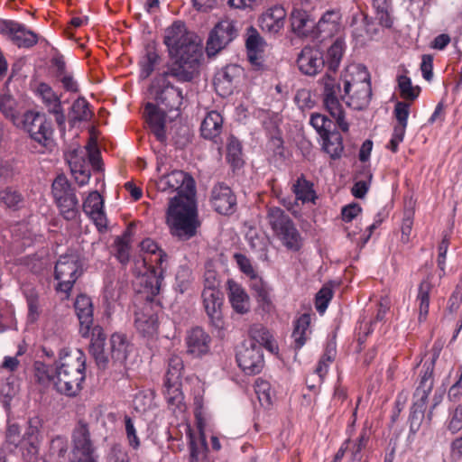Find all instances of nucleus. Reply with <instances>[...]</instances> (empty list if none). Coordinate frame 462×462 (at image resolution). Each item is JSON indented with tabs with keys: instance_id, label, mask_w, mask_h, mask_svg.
<instances>
[{
	"instance_id": "10",
	"label": "nucleus",
	"mask_w": 462,
	"mask_h": 462,
	"mask_svg": "<svg viewBox=\"0 0 462 462\" xmlns=\"http://www.w3.org/2000/svg\"><path fill=\"white\" fill-rule=\"evenodd\" d=\"M23 127L31 138L44 148H49L53 143V129L51 123L44 115L35 111H27L23 115Z\"/></svg>"
},
{
	"instance_id": "63",
	"label": "nucleus",
	"mask_w": 462,
	"mask_h": 462,
	"mask_svg": "<svg viewBox=\"0 0 462 462\" xmlns=\"http://www.w3.org/2000/svg\"><path fill=\"white\" fill-rule=\"evenodd\" d=\"M462 303V274L448 300V310L450 313L457 312Z\"/></svg>"
},
{
	"instance_id": "14",
	"label": "nucleus",
	"mask_w": 462,
	"mask_h": 462,
	"mask_svg": "<svg viewBox=\"0 0 462 462\" xmlns=\"http://www.w3.org/2000/svg\"><path fill=\"white\" fill-rule=\"evenodd\" d=\"M72 457H97L91 439L89 426L84 420L76 423L71 433Z\"/></svg>"
},
{
	"instance_id": "11",
	"label": "nucleus",
	"mask_w": 462,
	"mask_h": 462,
	"mask_svg": "<svg viewBox=\"0 0 462 462\" xmlns=\"http://www.w3.org/2000/svg\"><path fill=\"white\" fill-rule=\"evenodd\" d=\"M156 188L159 191L169 194L177 192V196L173 199H182L183 197L195 195L193 179L182 171H172L160 177L156 181Z\"/></svg>"
},
{
	"instance_id": "26",
	"label": "nucleus",
	"mask_w": 462,
	"mask_h": 462,
	"mask_svg": "<svg viewBox=\"0 0 462 462\" xmlns=\"http://www.w3.org/2000/svg\"><path fill=\"white\" fill-rule=\"evenodd\" d=\"M343 90L342 99L348 106L362 110L369 105L372 97L371 83L354 86L350 90Z\"/></svg>"
},
{
	"instance_id": "6",
	"label": "nucleus",
	"mask_w": 462,
	"mask_h": 462,
	"mask_svg": "<svg viewBox=\"0 0 462 462\" xmlns=\"http://www.w3.org/2000/svg\"><path fill=\"white\" fill-rule=\"evenodd\" d=\"M81 264L76 255H61L55 265L54 278L58 281L56 291L64 294V299H69L70 291L81 275Z\"/></svg>"
},
{
	"instance_id": "47",
	"label": "nucleus",
	"mask_w": 462,
	"mask_h": 462,
	"mask_svg": "<svg viewBox=\"0 0 462 462\" xmlns=\"http://www.w3.org/2000/svg\"><path fill=\"white\" fill-rule=\"evenodd\" d=\"M345 51V42L342 39H337L328 48L326 55L325 63L330 71L335 72L338 68Z\"/></svg>"
},
{
	"instance_id": "33",
	"label": "nucleus",
	"mask_w": 462,
	"mask_h": 462,
	"mask_svg": "<svg viewBox=\"0 0 462 462\" xmlns=\"http://www.w3.org/2000/svg\"><path fill=\"white\" fill-rule=\"evenodd\" d=\"M290 20L293 32L299 36L309 35L315 27V23L307 11L299 7H293Z\"/></svg>"
},
{
	"instance_id": "58",
	"label": "nucleus",
	"mask_w": 462,
	"mask_h": 462,
	"mask_svg": "<svg viewBox=\"0 0 462 462\" xmlns=\"http://www.w3.org/2000/svg\"><path fill=\"white\" fill-rule=\"evenodd\" d=\"M455 377L456 381L448 389V398L456 403L462 402V366L455 371Z\"/></svg>"
},
{
	"instance_id": "12",
	"label": "nucleus",
	"mask_w": 462,
	"mask_h": 462,
	"mask_svg": "<svg viewBox=\"0 0 462 462\" xmlns=\"http://www.w3.org/2000/svg\"><path fill=\"white\" fill-rule=\"evenodd\" d=\"M236 36V29L230 20L218 22L211 30L206 45L208 56H214L229 44Z\"/></svg>"
},
{
	"instance_id": "8",
	"label": "nucleus",
	"mask_w": 462,
	"mask_h": 462,
	"mask_svg": "<svg viewBox=\"0 0 462 462\" xmlns=\"http://www.w3.org/2000/svg\"><path fill=\"white\" fill-rule=\"evenodd\" d=\"M171 62L167 70L162 75L163 78L172 77L179 82H189L198 72L201 51L195 53H180L170 55Z\"/></svg>"
},
{
	"instance_id": "53",
	"label": "nucleus",
	"mask_w": 462,
	"mask_h": 462,
	"mask_svg": "<svg viewBox=\"0 0 462 462\" xmlns=\"http://www.w3.org/2000/svg\"><path fill=\"white\" fill-rule=\"evenodd\" d=\"M183 370L182 359L178 356L170 358L164 382H181Z\"/></svg>"
},
{
	"instance_id": "9",
	"label": "nucleus",
	"mask_w": 462,
	"mask_h": 462,
	"mask_svg": "<svg viewBox=\"0 0 462 462\" xmlns=\"http://www.w3.org/2000/svg\"><path fill=\"white\" fill-rule=\"evenodd\" d=\"M52 195L60 215L66 220H73L78 216V199L70 185L62 175H59L52 183Z\"/></svg>"
},
{
	"instance_id": "21",
	"label": "nucleus",
	"mask_w": 462,
	"mask_h": 462,
	"mask_svg": "<svg viewBox=\"0 0 462 462\" xmlns=\"http://www.w3.org/2000/svg\"><path fill=\"white\" fill-rule=\"evenodd\" d=\"M201 298L203 307L211 323L217 328H221L223 326V293L221 291L203 290Z\"/></svg>"
},
{
	"instance_id": "23",
	"label": "nucleus",
	"mask_w": 462,
	"mask_h": 462,
	"mask_svg": "<svg viewBox=\"0 0 462 462\" xmlns=\"http://www.w3.org/2000/svg\"><path fill=\"white\" fill-rule=\"evenodd\" d=\"M134 327L143 337H152L157 332L158 318L151 303H145L135 311Z\"/></svg>"
},
{
	"instance_id": "55",
	"label": "nucleus",
	"mask_w": 462,
	"mask_h": 462,
	"mask_svg": "<svg viewBox=\"0 0 462 462\" xmlns=\"http://www.w3.org/2000/svg\"><path fill=\"white\" fill-rule=\"evenodd\" d=\"M336 356V350L333 347H327L324 354L320 357L318 365L315 369V374L319 377L320 381H323L326 374H328L329 365L333 363Z\"/></svg>"
},
{
	"instance_id": "50",
	"label": "nucleus",
	"mask_w": 462,
	"mask_h": 462,
	"mask_svg": "<svg viewBox=\"0 0 462 462\" xmlns=\"http://www.w3.org/2000/svg\"><path fill=\"white\" fill-rule=\"evenodd\" d=\"M373 7L376 19L384 27H391L393 21L390 14L391 3L389 0H373Z\"/></svg>"
},
{
	"instance_id": "35",
	"label": "nucleus",
	"mask_w": 462,
	"mask_h": 462,
	"mask_svg": "<svg viewBox=\"0 0 462 462\" xmlns=\"http://www.w3.org/2000/svg\"><path fill=\"white\" fill-rule=\"evenodd\" d=\"M249 337L253 343L263 346L271 353H276L278 351V345L273 338V334L268 328L262 324H254L249 328Z\"/></svg>"
},
{
	"instance_id": "49",
	"label": "nucleus",
	"mask_w": 462,
	"mask_h": 462,
	"mask_svg": "<svg viewBox=\"0 0 462 462\" xmlns=\"http://www.w3.org/2000/svg\"><path fill=\"white\" fill-rule=\"evenodd\" d=\"M398 88L401 97L408 101H414L420 93L419 86H413L411 79L406 75H401L397 78Z\"/></svg>"
},
{
	"instance_id": "2",
	"label": "nucleus",
	"mask_w": 462,
	"mask_h": 462,
	"mask_svg": "<svg viewBox=\"0 0 462 462\" xmlns=\"http://www.w3.org/2000/svg\"><path fill=\"white\" fill-rule=\"evenodd\" d=\"M166 218L172 236L183 241L195 236L200 226L195 195L171 199Z\"/></svg>"
},
{
	"instance_id": "37",
	"label": "nucleus",
	"mask_w": 462,
	"mask_h": 462,
	"mask_svg": "<svg viewBox=\"0 0 462 462\" xmlns=\"http://www.w3.org/2000/svg\"><path fill=\"white\" fill-rule=\"evenodd\" d=\"M223 117L217 111H210L202 121L200 131L204 138L214 139L217 137L222 131Z\"/></svg>"
},
{
	"instance_id": "18",
	"label": "nucleus",
	"mask_w": 462,
	"mask_h": 462,
	"mask_svg": "<svg viewBox=\"0 0 462 462\" xmlns=\"http://www.w3.org/2000/svg\"><path fill=\"white\" fill-rule=\"evenodd\" d=\"M432 274H428L418 285L415 305L418 310L419 322L426 321L429 311L430 296L437 291L438 285L434 282Z\"/></svg>"
},
{
	"instance_id": "43",
	"label": "nucleus",
	"mask_w": 462,
	"mask_h": 462,
	"mask_svg": "<svg viewBox=\"0 0 462 462\" xmlns=\"http://www.w3.org/2000/svg\"><path fill=\"white\" fill-rule=\"evenodd\" d=\"M140 248L142 252L154 257V259H151V261L155 263L162 274L165 269L163 263L166 262L167 254L159 247L157 243L151 238L143 239L140 244Z\"/></svg>"
},
{
	"instance_id": "39",
	"label": "nucleus",
	"mask_w": 462,
	"mask_h": 462,
	"mask_svg": "<svg viewBox=\"0 0 462 462\" xmlns=\"http://www.w3.org/2000/svg\"><path fill=\"white\" fill-rule=\"evenodd\" d=\"M110 345L112 358L116 362L124 363L132 349V346L128 343L125 336L118 333L113 334L110 338Z\"/></svg>"
},
{
	"instance_id": "30",
	"label": "nucleus",
	"mask_w": 462,
	"mask_h": 462,
	"mask_svg": "<svg viewBox=\"0 0 462 462\" xmlns=\"http://www.w3.org/2000/svg\"><path fill=\"white\" fill-rule=\"evenodd\" d=\"M74 308L80 323V333L83 337H88L93 324V306L89 297L80 294L77 297Z\"/></svg>"
},
{
	"instance_id": "57",
	"label": "nucleus",
	"mask_w": 462,
	"mask_h": 462,
	"mask_svg": "<svg viewBox=\"0 0 462 462\" xmlns=\"http://www.w3.org/2000/svg\"><path fill=\"white\" fill-rule=\"evenodd\" d=\"M0 111L7 118H10L14 123L17 118L18 111L16 108V101L14 98L7 94L0 96Z\"/></svg>"
},
{
	"instance_id": "46",
	"label": "nucleus",
	"mask_w": 462,
	"mask_h": 462,
	"mask_svg": "<svg viewBox=\"0 0 462 462\" xmlns=\"http://www.w3.org/2000/svg\"><path fill=\"white\" fill-rule=\"evenodd\" d=\"M33 376L42 385L53 384L56 381V368L48 365L41 361H35L33 364Z\"/></svg>"
},
{
	"instance_id": "60",
	"label": "nucleus",
	"mask_w": 462,
	"mask_h": 462,
	"mask_svg": "<svg viewBox=\"0 0 462 462\" xmlns=\"http://www.w3.org/2000/svg\"><path fill=\"white\" fill-rule=\"evenodd\" d=\"M332 297L333 291L329 287L324 286L319 291L315 299V306L319 314H323L326 311Z\"/></svg>"
},
{
	"instance_id": "3",
	"label": "nucleus",
	"mask_w": 462,
	"mask_h": 462,
	"mask_svg": "<svg viewBox=\"0 0 462 462\" xmlns=\"http://www.w3.org/2000/svg\"><path fill=\"white\" fill-rule=\"evenodd\" d=\"M266 217L274 236L286 249L298 252L302 248L303 237L282 209L277 207L269 208Z\"/></svg>"
},
{
	"instance_id": "61",
	"label": "nucleus",
	"mask_w": 462,
	"mask_h": 462,
	"mask_svg": "<svg viewBox=\"0 0 462 462\" xmlns=\"http://www.w3.org/2000/svg\"><path fill=\"white\" fill-rule=\"evenodd\" d=\"M125 434L128 445L134 450L139 449L141 446L140 439L137 435L136 429L133 420L129 416L125 417Z\"/></svg>"
},
{
	"instance_id": "48",
	"label": "nucleus",
	"mask_w": 462,
	"mask_h": 462,
	"mask_svg": "<svg viewBox=\"0 0 462 462\" xmlns=\"http://www.w3.org/2000/svg\"><path fill=\"white\" fill-rule=\"evenodd\" d=\"M159 61V55L152 48H148L145 53L141 57L139 61L140 77L147 79L154 70L155 66Z\"/></svg>"
},
{
	"instance_id": "5",
	"label": "nucleus",
	"mask_w": 462,
	"mask_h": 462,
	"mask_svg": "<svg viewBox=\"0 0 462 462\" xmlns=\"http://www.w3.org/2000/svg\"><path fill=\"white\" fill-rule=\"evenodd\" d=\"M319 83L323 87L322 97L325 109L336 120L338 127L343 132H347L349 125L345 120V110L338 99L340 84L337 82V79L328 72L319 79Z\"/></svg>"
},
{
	"instance_id": "51",
	"label": "nucleus",
	"mask_w": 462,
	"mask_h": 462,
	"mask_svg": "<svg viewBox=\"0 0 462 462\" xmlns=\"http://www.w3.org/2000/svg\"><path fill=\"white\" fill-rule=\"evenodd\" d=\"M226 159L234 167L242 165V146L238 139L231 136L226 144Z\"/></svg>"
},
{
	"instance_id": "62",
	"label": "nucleus",
	"mask_w": 462,
	"mask_h": 462,
	"mask_svg": "<svg viewBox=\"0 0 462 462\" xmlns=\"http://www.w3.org/2000/svg\"><path fill=\"white\" fill-rule=\"evenodd\" d=\"M142 282L144 284V290L147 291V298L154 297L160 292L161 280L155 274L143 275Z\"/></svg>"
},
{
	"instance_id": "27",
	"label": "nucleus",
	"mask_w": 462,
	"mask_h": 462,
	"mask_svg": "<svg viewBox=\"0 0 462 462\" xmlns=\"http://www.w3.org/2000/svg\"><path fill=\"white\" fill-rule=\"evenodd\" d=\"M286 15L287 13L282 5H273L260 17V26L264 32L277 33L283 28Z\"/></svg>"
},
{
	"instance_id": "13",
	"label": "nucleus",
	"mask_w": 462,
	"mask_h": 462,
	"mask_svg": "<svg viewBox=\"0 0 462 462\" xmlns=\"http://www.w3.org/2000/svg\"><path fill=\"white\" fill-rule=\"evenodd\" d=\"M0 33L19 48H31L38 42V35L34 32L12 20L0 21Z\"/></svg>"
},
{
	"instance_id": "20",
	"label": "nucleus",
	"mask_w": 462,
	"mask_h": 462,
	"mask_svg": "<svg viewBox=\"0 0 462 462\" xmlns=\"http://www.w3.org/2000/svg\"><path fill=\"white\" fill-rule=\"evenodd\" d=\"M35 94L41 98L48 112L55 116L58 125L62 126L65 124V115L60 99L53 89L48 84L42 82L36 87Z\"/></svg>"
},
{
	"instance_id": "34",
	"label": "nucleus",
	"mask_w": 462,
	"mask_h": 462,
	"mask_svg": "<svg viewBox=\"0 0 462 462\" xmlns=\"http://www.w3.org/2000/svg\"><path fill=\"white\" fill-rule=\"evenodd\" d=\"M250 288L254 292L259 307L265 312H270L273 306L267 283L257 273L249 277Z\"/></svg>"
},
{
	"instance_id": "44",
	"label": "nucleus",
	"mask_w": 462,
	"mask_h": 462,
	"mask_svg": "<svg viewBox=\"0 0 462 462\" xmlns=\"http://www.w3.org/2000/svg\"><path fill=\"white\" fill-rule=\"evenodd\" d=\"M247 56L251 64L259 67L262 64L263 42L257 32L250 34L246 40Z\"/></svg>"
},
{
	"instance_id": "16",
	"label": "nucleus",
	"mask_w": 462,
	"mask_h": 462,
	"mask_svg": "<svg viewBox=\"0 0 462 462\" xmlns=\"http://www.w3.org/2000/svg\"><path fill=\"white\" fill-rule=\"evenodd\" d=\"M210 204L216 212L229 216L236 209V198L228 186L218 183L211 190Z\"/></svg>"
},
{
	"instance_id": "38",
	"label": "nucleus",
	"mask_w": 462,
	"mask_h": 462,
	"mask_svg": "<svg viewBox=\"0 0 462 462\" xmlns=\"http://www.w3.org/2000/svg\"><path fill=\"white\" fill-rule=\"evenodd\" d=\"M22 291L27 302L28 320L32 323H34L35 321L38 320L41 314L39 294L34 287L28 284H23L22 287Z\"/></svg>"
},
{
	"instance_id": "32",
	"label": "nucleus",
	"mask_w": 462,
	"mask_h": 462,
	"mask_svg": "<svg viewBox=\"0 0 462 462\" xmlns=\"http://www.w3.org/2000/svg\"><path fill=\"white\" fill-rule=\"evenodd\" d=\"M340 20L339 11H327L316 24L317 35L322 38L335 35L340 30Z\"/></svg>"
},
{
	"instance_id": "64",
	"label": "nucleus",
	"mask_w": 462,
	"mask_h": 462,
	"mask_svg": "<svg viewBox=\"0 0 462 462\" xmlns=\"http://www.w3.org/2000/svg\"><path fill=\"white\" fill-rule=\"evenodd\" d=\"M191 282V272L187 267H180L176 274V290L180 293L185 292Z\"/></svg>"
},
{
	"instance_id": "15",
	"label": "nucleus",
	"mask_w": 462,
	"mask_h": 462,
	"mask_svg": "<svg viewBox=\"0 0 462 462\" xmlns=\"http://www.w3.org/2000/svg\"><path fill=\"white\" fill-rule=\"evenodd\" d=\"M236 361L246 374H259L264 364L261 346L254 343H244L236 354Z\"/></svg>"
},
{
	"instance_id": "17",
	"label": "nucleus",
	"mask_w": 462,
	"mask_h": 462,
	"mask_svg": "<svg viewBox=\"0 0 462 462\" xmlns=\"http://www.w3.org/2000/svg\"><path fill=\"white\" fill-rule=\"evenodd\" d=\"M157 105L165 110H178L183 100L182 91L174 87L167 78L161 77L159 89L156 92Z\"/></svg>"
},
{
	"instance_id": "36",
	"label": "nucleus",
	"mask_w": 462,
	"mask_h": 462,
	"mask_svg": "<svg viewBox=\"0 0 462 462\" xmlns=\"http://www.w3.org/2000/svg\"><path fill=\"white\" fill-rule=\"evenodd\" d=\"M189 438V449L190 462H200L204 460L208 453L206 436L196 435L190 430L187 433Z\"/></svg>"
},
{
	"instance_id": "56",
	"label": "nucleus",
	"mask_w": 462,
	"mask_h": 462,
	"mask_svg": "<svg viewBox=\"0 0 462 462\" xmlns=\"http://www.w3.org/2000/svg\"><path fill=\"white\" fill-rule=\"evenodd\" d=\"M310 124L317 131L319 136L328 135V133L331 132V120H329L325 115L319 113H313L310 116Z\"/></svg>"
},
{
	"instance_id": "28",
	"label": "nucleus",
	"mask_w": 462,
	"mask_h": 462,
	"mask_svg": "<svg viewBox=\"0 0 462 462\" xmlns=\"http://www.w3.org/2000/svg\"><path fill=\"white\" fill-rule=\"evenodd\" d=\"M210 343L211 337L200 328H192L186 337L188 352L196 357L206 355L209 351Z\"/></svg>"
},
{
	"instance_id": "31",
	"label": "nucleus",
	"mask_w": 462,
	"mask_h": 462,
	"mask_svg": "<svg viewBox=\"0 0 462 462\" xmlns=\"http://www.w3.org/2000/svg\"><path fill=\"white\" fill-rule=\"evenodd\" d=\"M227 297L232 309L238 314L250 310V298L245 290L233 280L227 281Z\"/></svg>"
},
{
	"instance_id": "54",
	"label": "nucleus",
	"mask_w": 462,
	"mask_h": 462,
	"mask_svg": "<svg viewBox=\"0 0 462 462\" xmlns=\"http://www.w3.org/2000/svg\"><path fill=\"white\" fill-rule=\"evenodd\" d=\"M71 114L74 120L88 121L92 116L88 102L83 98H78L72 105Z\"/></svg>"
},
{
	"instance_id": "7",
	"label": "nucleus",
	"mask_w": 462,
	"mask_h": 462,
	"mask_svg": "<svg viewBox=\"0 0 462 462\" xmlns=\"http://www.w3.org/2000/svg\"><path fill=\"white\" fill-rule=\"evenodd\" d=\"M193 38V34L187 31L185 24L177 21L166 29L163 42L170 55L195 53L200 51V47Z\"/></svg>"
},
{
	"instance_id": "40",
	"label": "nucleus",
	"mask_w": 462,
	"mask_h": 462,
	"mask_svg": "<svg viewBox=\"0 0 462 462\" xmlns=\"http://www.w3.org/2000/svg\"><path fill=\"white\" fill-rule=\"evenodd\" d=\"M310 325V317L308 314H302L294 324L292 338L296 349H300L309 338Z\"/></svg>"
},
{
	"instance_id": "45",
	"label": "nucleus",
	"mask_w": 462,
	"mask_h": 462,
	"mask_svg": "<svg viewBox=\"0 0 462 462\" xmlns=\"http://www.w3.org/2000/svg\"><path fill=\"white\" fill-rule=\"evenodd\" d=\"M323 140V149L328 152L332 159L341 157L344 151L343 138L337 132H329L328 135L321 136Z\"/></svg>"
},
{
	"instance_id": "1",
	"label": "nucleus",
	"mask_w": 462,
	"mask_h": 462,
	"mask_svg": "<svg viewBox=\"0 0 462 462\" xmlns=\"http://www.w3.org/2000/svg\"><path fill=\"white\" fill-rule=\"evenodd\" d=\"M86 378V356L79 348H63L56 363V390L68 396H76Z\"/></svg>"
},
{
	"instance_id": "52",
	"label": "nucleus",
	"mask_w": 462,
	"mask_h": 462,
	"mask_svg": "<svg viewBox=\"0 0 462 462\" xmlns=\"http://www.w3.org/2000/svg\"><path fill=\"white\" fill-rule=\"evenodd\" d=\"M255 393L258 400L263 406H269L272 404L273 392L269 382L258 378L254 383Z\"/></svg>"
},
{
	"instance_id": "25",
	"label": "nucleus",
	"mask_w": 462,
	"mask_h": 462,
	"mask_svg": "<svg viewBox=\"0 0 462 462\" xmlns=\"http://www.w3.org/2000/svg\"><path fill=\"white\" fill-rule=\"evenodd\" d=\"M166 111L164 108L152 103H147L143 116L151 130L155 135L156 139L163 142L166 139L165 132V118Z\"/></svg>"
},
{
	"instance_id": "22",
	"label": "nucleus",
	"mask_w": 462,
	"mask_h": 462,
	"mask_svg": "<svg viewBox=\"0 0 462 462\" xmlns=\"http://www.w3.org/2000/svg\"><path fill=\"white\" fill-rule=\"evenodd\" d=\"M83 211L91 218L99 231L107 227V219L104 211V199L97 191L88 194L83 202Z\"/></svg>"
},
{
	"instance_id": "59",
	"label": "nucleus",
	"mask_w": 462,
	"mask_h": 462,
	"mask_svg": "<svg viewBox=\"0 0 462 462\" xmlns=\"http://www.w3.org/2000/svg\"><path fill=\"white\" fill-rule=\"evenodd\" d=\"M0 200L8 208L17 209L23 201L22 195L10 188L0 192Z\"/></svg>"
},
{
	"instance_id": "19",
	"label": "nucleus",
	"mask_w": 462,
	"mask_h": 462,
	"mask_svg": "<svg viewBox=\"0 0 462 462\" xmlns=\"http://www.w3.org/2000/svg\"><path fill=\"white\" fill-rule=\"evenodd\" d=\"M299 69L305 75L318 74L325 65L321 51L315 47H304L297 59Z\"/></svg>"
},
{
	"instance_id": "24",
	"label": "nucleus",
	"mask_w": 462,
	"mask_h": 462,
	"mask_svg": "<svg viewBox=\"0 0 462 462\" xmlns=\"http://www.w3.org/2000/svg\"><path fill=\"white\" fill-rule=\"evenodd\" d=\"M240 73L241 69L236 65H228L217 72L214 78V87L217 94L221 97L231 95Z\"/></svg>"
},
{
	"instance_id": "4",
	"label": "nucleus",
	"mask_w": 462,
	"mask_h": 462,
	"mask_svg": "<svg viewBox=\"0 0 462 462\" xmlns=\"http://www.w3.org/2000/svg\"><path fill=\"white\" fill-rule=\"evenodd\" d=\"M433 384V366L424 365L420 383L413 394L414 402L409 417L410 431L412 433L418 432L420 428L424 419L428 397L432 391Z\"/></svg>"
},
{
	"instance_id": "41",
	"label": "nucleus",
	"mask_w": 462,
	"mask_h": 462,
	"mask_svg": "<svg viewBox=\"0 0 462 462\" xmlns=\"http://www.w3.org/2000/svg\"><path fill=\"white\" fill-rule=\"evenodd\" d=\"M291 190L295 195L296 200L300 201L302 204L314 202L316 199L313 184L307 180L303 175L299 177L292 184Z\"/></svg>"
},
{
	"instance_id": "29",
	"label": "nucleus",
	"mask_w": 462,
	"mask_h": 462,
	"mask_svg": "<svg viewBox=\"0 0 462 462\" xmlns=\"http://www.w3.org/2000/svg\"><path fill=\"white\" fill-rule=\"evenodd\" d=\"M343 89L350 90L354 86L371 83L370 74L365 66L360 63H351L341 74Z\"/></svg>"
},
{
	"instance_id": "42",
	"label": "nucleus",
	"mask_w": 462,
	"mask_h": 462,
	"mask_svg": "<svg viewBox=\"0 0 462 462\" xmlns=\"http://www.w3.org/2000/svg\"><path fill=\"white\" fill-rule=\"evenodd\" d=\"M163 394L168 405L172 409H181L184 406L181 382H164Z\"/></svg>"
}]
</instances>
